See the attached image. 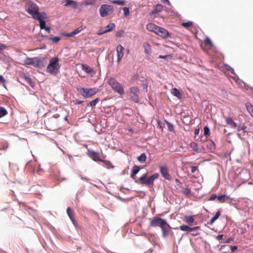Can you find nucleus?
<instances>
[{
    "label": "nucleus",
    "instance_id": "49",
    "mask_svg": "<svg viewBox=\"0 0 253 253\" xmlns=\"http://www.w3.org/2000/svg\"><path fill=\"white\" fill-rule=\"evenodd\" d=\"M220 215V211H218L215 214V215L212 217L214 220H216Z\"/></svg>",
    "mask_w": 253,
    "mask_h": 253
},
{
    "label": "nucleus",
    "instance_id": "47",
    "mask_svg": "<svg viewBox=\"0 0 253 253\" xmlns=\"http://www.w3.org/2000/svg\"><path fill=\"white\" fill-rule=\"evenodd\" d=\"M220 215V211H218L215 214V215L212 217L214 220H216Z\"/></svg>",
    "mask_w": 253,
    "mask_h": 253
},
{
    "label": "nucleus",
    "instance_id": "61",
    "mask_svg": "<svg viewBox=\"0 0 253 253\" xmlns=\"http://www.w3.org/2000/svg\"><path fill=\"white\" fill-rule=\"evenodd\" d=\"M200 129H196L195 130L194 133L195 135H198L199 133Z\"/></svg>",
    "mask_w": 253,
    "mask_h": 253
},
{
    "label": "nucleus",
    "instance_id": "14",
    "mask_svg": "<svg viewBox=\"0 0 253 253\" xmlns=\"http://www.w3.org/2000/svg\"><path fill=\"white\" fill-rule=\"evenodd\" d=\"M87 155L94 161L97 162L101 160L99 154L94 151L88 150Z\"/></svg>",
    "mask_w": 253,
    "mask_h": 253
},
{
    "label": "nucleus",
    "instance_id": "37",
    "mask_svg": "<svg viewBox=\"0 0 253 253\" xmlns=\"http://www.w3.org/2000/svg\"><path fill=\"white\" fill-rule=\"evenodd\" d=\"M112 2L115 4H117L121 5H124L125 4V0H113Z\"/></svg>",
    "mask_w": 253,
    "mask_h": 253
},
{
    "label": "nucleus",
    "instance_id": "33",
    "mask_svg": "<svg viewBox=\"0 0 253 253\" xmlns=\"http://www.w3.org/2000/svg\"><path fill=\"white\" fill-rule=\"evenodd\" d=\"M228 199L229 197L225 195H222L220 196H217V199L221 202H223L225 201V199Z\"/></svg>",
    "mask_w": 253,
    "mask_h": 253
},
{
    "label": "nucleus",
    "instance_id": "25",
    "mask_svg": "<svg viewBox=\"0 0 253 253\" xmlns=\"http://www.w3.org/2000/svg\"><path fill=\"white\" fill-rule=\"evenodd\" d=\"M185 222L188 223L189 225H191L194 224L195 219H194L192 216H188L186 215L185 216Z\"/></svg>",
    "mask_w": 253,
    "mask_h": 253
},
{
    "label": "nucleus",
    "instance_id": "7",
    "mask_svg": "<svg viewBox=\"0 0 253 253\" xmlns=\"http://www.w3.org/2000/svg\"><path fill=\"white\" fill-rule=\"evenodd\" d=\"M114 11L113 6L108 4H102L99 9L100 16L104 17L112 14Z\"/></svg>",
    "mask_w": 253,
    "mask_h": 253
},
{
    "label": "nucleus",
    "instance_id": "44",
    "mask_svg": "<svg viewBox=\"0 0 253 253\" xmlns=\"http://www.w3.org/2000/svg\"><path fill=\"white\" fill-rule=\"evenodd\" d=\"M204 135H207L210 133V129L208 126H205L204 128Z\"/></svg>",
    "mask_w": 253,
    "mask_h": 253
},
{
    "label": "nucleus",
    "instance_id": "29",
    "mask_svg": "<svg viewBox=\"0 0 253 253\" xmlns=\"http://www.w3.org/2000/svg\"><path fill=\"white\" fill-rule=\"evenodd\" d=\"M246 108L251 116L253 117V106L251 103H248L246 104Z\"/></svg>",
    "mask_w": 253,
    "mask_h": 253
},
{
    "label": "nucleus",
    "instance_id": "17",
    "mask_svg": "<svg viewBox=\"0 0 253 253\" xmlns=\"http://www.w3.org/2000/svg\"><path fill=\"white\" fill-rule=\"evenodd\" d=\"M140 168L137 166H134L132 168V173L130 175L131 178H132L133 179L135 180V182L137 183H138L139 181H138L137 180H136V174L139 171Z\"/></svg>",
    "mask_w": 253,
    "mask_h": 253
},
{
    "label": "nucleus",
    "instance_id": "13",
    "mask_svg": "<svg viewBox=\"0 0 253 253\" xmlns=\"http://www.w3.org/2000/svg\"><path fill=\"white\" fill-rule=\"evenodd\" d=\"M161 228L162 231L163 237L164 238L168 236L171 231L170 227L167 222V221L166 222L165 224H164L163 226L161 227Z\"/></svg>",
    "mask_w": 253,
    "mask_h": 253
},
{
    "label": "nucleus",
    "instance_id": "19",
    "mask_svg": "<svg viewBox=\"0 0 253 253\" xmlns=\"http://www.w3.org/2000/svg\"><path fill=\"white\" fill-rule=\"evenodd\" d=\"M163 6L160 4H157L154 9L150 13V15H155L158 13L161 12L163 10Z\"/></svg>",
    "mask_w": 253,
    "mask_h": 253
},
{
    "label": "nucleus",
    "instance_id": "3",
    "mask_svg": "<svg viewBox=\"0 0 253 253\" xmlns=\"http://www.w3.org/2000/svg\"><path fill=\"white\" fill-rule=\"evenodd\" d=\"M25 10L34 19L41 14L39 12L38 6L31 1H27L25 5Z\"/></svg>",
    "mask_w": 253,
    "mask_h": 253
},
{
    "label": "nucleus",
    "instance_id": "58",
    "mask_svg": "<svg viewBox=\"0 0 253 253\" xmlns=\"http://www.w3.org/2000/svg\"><path fill=\"white\" fill-rule=\"evenodd\" d=\"M223 237V235H219L216 237V239L218 240H221L222 239Z\"/></svg>",
    "mask_w": 253,
    "mask_h": 253
},
{
    "label": "nucleus",
    "instance_id": "38",
    "mask_svg": "<svg viewBox=\"0 0 253 253\" xmlns=\"http://www.w3.org/2000/svg\"><path fill=\"white\" fill-rule=\"evenodd\" d=\"M123 10L124 11V15L125 17H126L129 14V9L127 7H125L123 8Z\"/></svg>",
    "mask_w": 253,
    "mask_h": 253
},
{
    "label": "nucleus",
    "instance_id": "23",
    "mask_svg": "<svg viewBox=\"0 0 253 253\" xmlns=\"http://www.w3.org/2000/svg\"><path fill=\"white\" fill-rule=\"evenodd\" d=\"M82 69L88 74H94L93 70L87 65H83Z\"/></svg>",
    "mask_w": 253,
    "mask_h": 253
},
{
    "label": "nucleus",
    "instance_id": "5",
    "mask_svg": "<svg viewBox=\"0 0 253 253\" xmlns=\"http://www.w3.org/2000/svg\"><path fill=\"white\" fill-rule=\"evenodd\" d=\"M147 174V173H145L142 175L139 178L138 183L141 184H145L149 186H152L153 185L154 181L159 178V174L158 173H155L146 179Z\"/></svg>",
    "mask_w": 253,
    "mask_h": 253
},
{
    "label": "nucleus",
    "instance_id": "1",
    "mask_svg": "<svg viewBox=\"0 0 253 253\" xmlns=\"http://www.w3.org/2000/svg\"><path fill=\"white\" fill-rule=\"evenodd\" d=\"M59 58L57 57L51 58L49 60V63L47 66L46 71L51 74H56L59 68L60 65L59 63Z\"/></svg>",
    "mask_w": 253,
    "mask_h": 253
},
{
    "label": "nucleus",
    "instance_id": "46",
    "mask_svg": "<svg viewBox=\"0 0 253 253\" xmlns=\"http://www.w3.org/2000/svg\"><path fill=\"white\" fill-rule=\"evenodd\" d=\"M220 215V211H218L215 214V215L212 217L214 220H216Z\"/></svg>",
    "mask_w": 253,
    "mask_h": 253
},
{
    "label": "nucleus",
    "instance_id": "56",
    "mask_svg": "<svg viewBox=\"0 0 253 253\" xmlns=\"http://www.w3.org/2000/svg\"><path fill=\"white\" fill-rule=\"evenodd\" d=\"M230 249H231V251L233 252L237 249V247L236 246H231Z\"/></svg>",
    "mask_w": 253,
    "mask_h": 253
},
{
    "label": "nucleus",
    "instance_id": "57",
    "mask_svg": "<svg viewBox=\"0 0 253 253\" xmlns=\"http://www.w3.org/2000/svg\"><path fill=\"white\" fill-rule=\"evenodd\" d=\"M234 240L233 238L232 237H230L225 242V243H229L230 242H231V241H233Z\"/></svg>",
    "mask_w": 253,
    "mask_h": 253
},
{
    "label": "nucleus",
    "instance_id": "9",
    "mask_svg": "<svg viewBox=\"0 0 253 253\" xmlns=\"http://www.w3.org/2000/svg\"><path fill=\"white\" fill-rule=\"evenodd\" d=\"M139 89L138 87L132 86L130 88L129 96L131 100L134 102H138L139 100Z\"/></svg>",
    "mask_w": 253,
    "mask_h": 253
},
{
    "label": "nucleus",
    "instance_id": "12",
    "mask_svg": "<svg viewBox=\"0 0 253 253\" xmlns=\"http://www.w3.org/2000/svg\"><path fill=\"white\" fill-rule=\"evenodd\" d=\"M46 14L44 12L41 13V14L35 17V19L38 20L40 22V26L41 29L45 28V22L44 20Z\"/></svg>",
    "mask_w": 253,
    "mask_h": 253
},
{
    "label": "nucleus",
    "instance_id": "54",
    "mask_svg": "<svg viewBox=\"0 0 253 253\" xmlns=\"http://www.w3.org/2000/svg\"><path fill=\"white\" fill-rule=\"evenodd\" d=\"M64 35L68 37H71L74 36V35L73 32H71V33L65 34H64Z\"/></svg>",
    "mask_w": 253,
    "mask_h": 253
},
{
    "label": "nucleus",
    "instance_id": "52",
    "mask_svg": "<svg viewBox=\"0 0 253 253\" xmlns=\"http://www.w3.org/2000/svg\"><path fill=\"white\" fill-rule=\"evenodd\" d=\"M198 169V168L196 166H193L191 167V172L194 173L196 170Z\"/></svg>",
    "mask_w": 253,
    "mask_h": 253
},
{
    "label": "nucleus",
    "instance_id": "2",
    "mask_svg": "<svg viewBox=\"0 0 253 253\" xmlns=\"http://www.w3.org/2000/svg\"><path fill=\"white\" fill-rule=\"evenodd\" d=\"M44 59H41L38 57L33 58L27 57L24 60V64L32 65L36 68H43L45 66Z\"/></svg>",
    "mask_w": 253,
    "mask_h": 253
},
{
    "label": "nucleus",
    "instance_id": "4",
    "mask_svg": "<svg viewBox=\"0 0 253 253\" xmlns=\"http://www.w3.org/2000/svg\"><path fill=\"white\" fill-rule=\"evenodd\" d=\"M107 83L111 86L112 89L120 95H123L125 93L124 89L122 85L115 79L110 78L107 80Z\"/></svg>",
    "mask_w": 253,
    "mask_h": 253
},
{
    "label": "nucleus",
    "instance_id": "42",
    "mask_svg": "<svg viewBox=\"0 0 253 253\" xmlns=\"http://www.w3.org/2000/svg\"><path fill=\"white\" fill-rule=\"evenodd\" d=\"M7 47L6 45L0 43V53H1L2 51L7 48Z\"/></svg>",
    "mask_w": 253,
    "mask_h": 253
},
{
    "label": "nucleus",
    "instance_id": "21",
    "mask_svg": "<svg viewBox=\"0 0 253 253\" xmlns=\"http://www.w3.org/2000/svg\"><path fill=\"white\" fill-rule=\"evenodd\" d=\"M66 3L65 4V6H71L74 8H77L78 7L77 2L73 0H66Z\"/></svg>",
    "mask_w": 253,
    "mask_h": 253
},
{
    "label": "nucleus",
    "instance_id": "6",
    "mask_svg": "<svg viewBox=\"0 0 253 253\" xmlns=\"http://www.w3.org/2000/svg\"><path fill=\"white\" fill-rule=\"evenodd\" d=\"M79 93H80L84 98H89L97 93L99 90L97 88H87L83 87H78L77 88Z\"/></svg>",
    "mask_w": 253,
    "mask_h": 253
},
{
    "label": "nucleus",
    "instance_id": "63",
    "mask_svg": "<svg viewBox=\"0 0 253 253\" xmlns=\"http://www.w3.org/2000/svg\"><path fill=\"white\" fill-rule=\"evenodd\" d=\"M25 79L29 82H30L31 81V79L29 77L25 76Z\"/></svg>",
    "mask_w": 253,
    "mask_h": 253
},
{
    "label": "nucleus",
    "instance_id": "48",
    "mask_svg": "<svg viewBox=\"0 0 253 253\" xmlns=\"http://www.w3.org/2000/svg\"><path fill=\"white\" fill-rule=\"evenodd\" d=\"M220 215V211H218L215 214V215L212 217L214 220H216Z\"/></svg>",
    "mask_w": 253,
    "mask_h": 253
},
{
    "label": "nucleus",
    "instance_id": "36",
    "mask_svg": "<svg viewBox=\"0 0 253 253\" xmlns=\"http://www.w3.org/2000/svg\"><path fill=\"white\" fill-rule=\"evenodd\" d=\"M190 147L192 148V150L195 152L198 151V147L197 143L195 142H191L190 144Z\"/></svg>",
    "mask_w": 253,
    "mask_h": 253
},
{
    "label": "nucleus",
    "instance_id": "53",
    "mask_svg": "<svg viewBox=\"0 0 253 253\" xmlns=\"http://www.w3.org/2000/svg\"><path fill=\"white\" fill-rule=\"evenodd\" d=\"M216 198H217V196H216V195L215 194H212L210 197L209 200H211V201H213V200H214Z\"/></svg>",
    "mask_w": 253,
    "mask_h": 253
},
{
    "label": "nucleus",
    "instance_id": "34",
    "mask_svg": "<svg viewBox=\"0 0 253 253\" xmlns=\"http://www.w3.org/2000/svg\"><path fill=\"white\" fill-rule=\"evenodd\" d=\"M7 114V111L2 107H0V118Z\"/></svg>",
    "mask_w": 253,
    "mask_h": 253
},
{
    "label": "nucleus",
    "instance_id": "60",
    "mask_svg": "<svg viewBox=\"0 0 253 253\" xmlns=\"http://www.w3.org/2000/svg\"><path fill=\"white\" fill-rule=\"evenodd\" d=\"M83 102V101H81V100H77L76 101V104H80L82 103Z\"/></svg>",
    "mask_w": 253,
    "mask_h": 253
},
{
    "label": "nucleus",
    "instance_id": "30",
    "mask_svg": "<svg viewBox=\"0 0 253 253\" xmlns=\"http://www.w3.org/2000/svg\"><path fill=\"white\" fill-rule=\"evenodd\" d=\"M182 192L186 196H189L192 195L191 189L187 187L183 188L182 190Z\"/></svg>",
    "mask_w": 253,
    "mask_h": 253
},
{
    "label": "nucleus",
    "instance_id": "43",
    "mask_svg": "<svg viewBox=\"0 0 253 253\" xmlns=\"http://www.w3.org/2000/svg\"><path fill=\"white\" fill-rule=\"evenodd\" d=\"M5 80L4 79V78L1 76L0 75V84H2L3 86L5 88Z\"/></svg>",
    "mask_w": 253,
    "mask_h": 253
},
{
    "label": "nucleus",
    "instance_id": "62",
    "mask_svg": "<svg viewBox=\"0 0 253 253\" xmlns=\"http://www.w3.org/2000/svg\"><path fill=\"white\" fill-rule=\"evenodd\" d=\"M50 29V27L45 26V28H43V29H44L47 32H49Z\"/></svg>",
    "mask_w": 253,
    "mask_h": 253
},
{
    "label": "nucleus",
    "instance_id": "35",
    "mask_svg": "<svg viewBox=\"0 0 253 253\" xmlns=\"http://www.w3.org/2000/svg\"><path fill=\"white\" fill-rule=\"evenodd\" d=\"M99 99L98 98H96V99H94L93 100L91 101L89 104L87 106H90V107H95L96 106V105L97 104V103L99 102Z\"/></svg>",
    "mask_w": 253,
    "mask_h": 253
},
{
    "label": "nucleus",
    "instance_id": "26",
    "mask_svg": "<svg viewBox=\"0 0 253 253\" xmlns=\"http://www.w3.org/2000/svg\"><path fill=\"white\" fill-rule=\"evenodd\" d=\"M171 93L175 96L177 97L178 98H181L182 96V94L181 92L176 88H174L171 90Z\"/></svg>",
    "mask_w": 253,
    "mask_h": 253
},
{
    "label": "nucleus",
    "instance_id": "15",
    "mask_svg": "<svg viewBox=\"0 0 253 253\" xmlns=\"http://www.w3.org/2000/svg\"><path fill=\"white\" fill-rule=\"evenodd\" d=\"M156 34L163 38L167 37L169 36L168 31L165 29L160 27H159V29H158Z\"/></svg>",
    "mask_w": 253,
    "mask_h": 253
},
{
    "label": "nucleus",
    "instance_id": "16",
    "mask_svg": "<svg viewBox=\"0 0 253 253\" xmlns=\"http://www.w3.org/2000/svg\"><path fill=\"white\" fill-rule=\"evenodd\" d=\"M180 229L183 231L191 232L194 230H197L199 228V226H195L193 227H190L188 225H183L179 227Z\"/></svg>",
    "mask_w": 253,
    "mask_h": 253
},
{
    "label": "nucleus",
    "instance_id": "31",
    "mask_svg": "<svg viewBox=\"0 0 253 253\" xmlns=\"http://www.w3.org/2000/svg\"><path fill=\"white\" fill-rule=\"evenodd\" d=\"M146 156L145 153L141 154L140 156L137 157L138 161L141 163L144 162L146 161Z\"/></svg>",
    "mask_w": 253,
    "mask_h": 253
},
{
    "label": "nucleus",
    "instance_id": "64",
    "mask_svg": "<svg viewBox=\"0 0 253 253\" xmlns=\"http://www.w3.org/2000/svg\"><path fill=\"white\" fill-rule=\"evenodd\" d=\"M59 117V115L58 114H56L53 115V117H54L55 118H58Z\"/></svg>",
    "mask_w": 253,
    "mask_h": 253
},
{
    "label": "nucleus",
    "instance_id": "22",
    "mask_svg": "<svg viewBox=\"0 0 253 253\" xmlns=\"http://www.w3.org/2000/svg\"><path fill=\"white\" fill-rule=\"evenodd\" d=\"M143 46L145 52L147 54H150L151 53V45L148 42H145Z\"/></svg>",
    "mask_w": 253,
    "mask_h": 253
},
{
    "label": "nucleus",
    "instance_id": "55",
    "mask_svg": "<svg viewBox=\"0 0 253 253\" xmlns=\"http://www.w3.org/2000/svg\"><path fill=\"white\" fill-rule=\"evenodd\" d=\"M215 221V220H214V219L212 218V217L211 219L210 220V221L208 222V224L210 225H211L213 224V223Z\"/></svg>",
    "mask_w": 253,
    "mask_h": 253
},
{
    "label": "nucleus",
    "instance_id": "27",
    "mask_svg": "<svg viewBox=\"0 0 253 253\" xmlns=\"http://www.w3.org/2000/svg\"><path fill=\"white\" fill-rule=\"evenodd\" d=\"M100 162H102L104 164V166L108 169H113L114 167L112 163L109 161L101 160Z\"/></svg>",
    "mask_w": 253,
    "mask_h": 253
},
{
    "label": "nucleus",
    "instance_id": "45",
    "mask_svg": "<svg viewBox=\"0 0 253 253\" xmlns=\"http://www.w3.org/2000/svg\"><path fill=\"white\" fill-rule=\"evenodd\" d=\"M124 33V31H120L119 32H116V36L117 37H122Z\"/></svg>",
    "mask_w": 253,
    "mask_h": 253
},
{
    "label": "nucleus",
    "instance_id": "8",
    "mask_svg": "<svg viewBox=\"0 0 253 253\" xmlns=\"http://www.w3.org/2000/svg\"><path fill=\"white\" fill-rule=\"evenodd\" d=\"M150 220L149 226L153 227L159 226L161 228L166 222V219L158 217H154Z\"/></svg>",
    "mask_w": 253,
    "mask_h": 253
},
{
    "label": "nucleus",
    "instance_id": "20",
    "mask_svg": "<svg viewBox=\"0 0 253 253\" xmlns=\"http://www.w3.org/2000/svg\"><path fill=\"white\" fill-rule=\"evenodd\" d=\"M115 28V24L114 23H111L109 24L106 27L105 30L101 32L100 34H104L107 32H109L112 30H113Z\"/></svg>",
    "mask_w": 253,
    "mask_h": 253
},
{
    "label": "nucleus",
    "instance_id": "59",
    "mask_svg": "<svg viewBox=\"0 0 253 253\" xmlns=\"http://www.w3.org/2000/svg\"><path fill=\"white\" fill-rule=\"evenodd\" d=\"M163 3H167L168 5H170V2L169 0H162Z\"/></svg>",
    "mask_w": 253,
    "mask_h": 253
},
{
    "label": "nucleus",
    "instance_id": "24",
    "mask_svg": "<svg viewBox=\"0 0 253 253\" xmlns=\"http://www.w3.org/2000/svg\"><path fill=\"white\" fill-rule=\"evenodd\" d=\"M226 122L227 125H230L232 127L236 128L237 126V124L230 117L226 118Z\"/></svg>",
    "mask_w": 253,
    "mask_h": 253
},
{
    "label": "nucleus",
    "instance_id": "41",
    "mask_svg": "<svg viewBox=\"0 0 253 253\" xmlns=\"http://www.w3.org/2000/svg\"><path fill=\"white\" fill-rule=\"evenodd\" d=\"M49 40L54 42L57 43L60 40V38L59 37H54L49 38Z\"/></svg>",
    "mask_w": 253,
    "mask_h": 253
},
{
    "label": "nucleus",
    "instance_id": "11",
    "mask_svg": "<svg viewBox=\"0 0 253 253\" xmlns=\"http://www.w3.org/2000/svg\"><path fill=\"white\" fill-rule=\"evenodd\" d=\"M125 48L123 46L120 44L116 47L117 55V63L119 64L124 55Z\"/></svg>",
    "mask_w": 253,
    "mask_h": 253
},
{
    "label": "nucleus",
    "instance_id": "40",
    "mask_svg": "<svg viewBox=\"0 0 253 253\" xmlns=\"http://www.w3.org/2000/svg\"><path fill=\"white\" fill-rule=\"evenodd\" d=\"M84 29L83 26H80L79 28H77L75 30L73 31V33L74 36L78 33H79L81 31H82Z\"/></svg>",
    "mask_w": 253,
    "mask_h": 253
},
{
    "label": "nucleus",
    "instance_id": "50",
    "mask_svg": "<svg viewBox=\"0 0 253 253\" xmlns=\"http://www.w3.org/2000/svg\"><path fill=\"white\" fill-rule=\"evenodd\" d=\"M205 43L206 45H211L212 44V42L210 39L207 38L205 40Z\"/></svg>",
    "mask_w": 253,
    "mask_h": 253
},
{
    "label": "nucleus",
    "instance_id": "10",
    "mask_svg": "<svg viewBox=\"0 0 253 253\" xmlns=\"http://www.w3.org/2000/svg\"><path fill=\"white\" fill-rule=\"evenodd\" d=\"M160 171L165 179L170 180L171 179V176L169 172V170L166 166H160L159 167Z\"/></svg>",
    "mask_w": 253,
    "mask_h": 253
},
{
    "label": "nucleus",
    "instance_id": "51",
    "mask_svg": "<svg viewBox=\"0 0 253 253\" xmlns=\"http://www.w3.org/2000/svg\"><path fill=\"white\" fill-rule=\"evenodd\" d=\"M227 68L226 69L229 71L231 73H232V74H235V73H234V69L231 68V67H230L229 66H227Z\"/></svg>",
    "mask_w": 253,
    "mask_h": 253
},
{
    "label": "nucleus",
    "instance_id": "32",
    "mask_svg": "<svg viewBox=\"0 0 253 253\" xmlns=\"http://www.w3.org/2000/svg\"><path fill=\"white\" fill-rule=\"evenodd\" d=\"M165 122L167 125L169 130L170 131H173L174 130L173 125L166 120H165Z\"/></svg>",
    "mask_w": 253,
    "mask_h": 253
},
{
    "label": "nucleus",
    "instance_id": "39",
    "mask_svg": "<svg viewBox=\"0 0 253 253\" xmlns=\"http://www.w3.org/2000/svg\"><path fill=\"white\" fill-rule=\"evenodd\" d=\"M193 24V22L191 21H188L187 22H183L182 23V26L185 28H188Z\"/></svg>",
    "mask_w": 253,
    "mask_h": 253
},
{
    "label": "nucleus",
    "instance_id": "28",
    "mask_svg": "<svg viewBox=\"0 0 253 253\" xmlns=\"http://www.w3.org/2000/svg\"><path fill=\"white\" fill-rule=\"evenodd\" d=\"M67 213L68 216H69L70 218L73 222V223L75 224V223L76 222V221H75V220L73 217V214H72L73 211L70 207H68L67 208Z\"/></svg>",
    "mask_w": 253,
    "mask_h": 253
},
{
    "label": "nucleus",
    "instance_id": "18",
    "mask_svg": "<svg viewBox=\"0 0 253 253\" xmlns=\"http://www.w3.org/2000/svg\"><path fill=\"white\" fill-rule=\"evenodd\" d=\"M146 29L148 31L156 34L158 29H159V26L153 23H149L146 25Z\"/></svg>",
    "mask_w": 253,
    "mask_h": 253
}]
</instances>
